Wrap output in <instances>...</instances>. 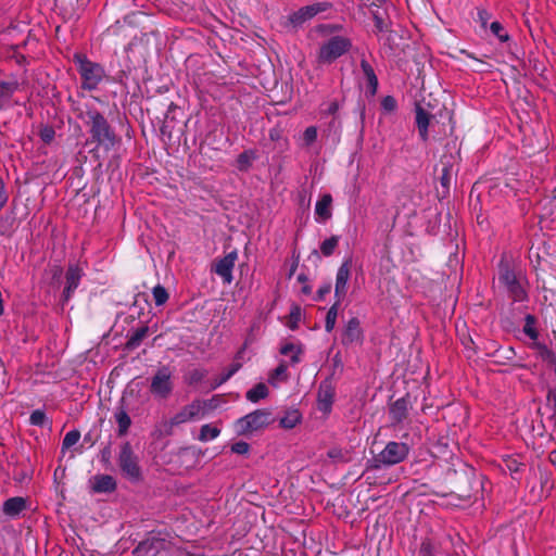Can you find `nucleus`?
Listing matches in <instances>:
<instances>
[{
	"label": "nucleus",
	"instance_id": "nucleus-20",
	"mask_svg": "<svg viewBox=\"0 0 556 556\" xmlns=\"http://www.w3.org/2000/svg\"><path fill=\"white\" fill-rule=\"evenodd\" d=\"M361 68H362L363 74L367 80V85L370 90V93L375 94L377 91V88H378V78L375 74L374 68L366 60L361 61Z\"/></svg>",
	"mask_w": 556,
	"mask_h": 556
},
{
	"label": "nucleus",
	"instance_id": "nucleus-14",
	"mask_svg": "<svg viewBox=\"0 0 556 556\" xmlns=\"http://www.w3.org/2000/svg\"><path fill=\"white\" fill-rule=\"evenodd\" d=\"M66 286L63 291L64 300L67 301L79 285L81 269L76 265H71L66 271Z\"/></svg>",
	"mask_w": 556,
	"mask_h": 556
},
{
	"label": "nucleus",
	"instance_id": "nucleus-15",
	"mask_svg": "<svg viewBox=\"0 0 556 556\" xmlns=\"http://www.w3.org/2000/svg\"><path fill=\"white\" fill-rule=\"evenodd\" d=\"M324 9L321 8L320 4L307 5L301 8L298 12L293 13L290 17V21L294 25H299L314 17L317 13L321 12Z\"/></svg>",
	"mask_w": 556,
	"mask_h": 556
},
{
	"label": "nucleus",
	"instance_id": "nucleus-42",
	"mask_svg": "<svg viewBox=\"0 0 556 556\" xmlns=\"http://www.w3.org/2000/svg\"><path fill=\"white\" fill-rule=\"evenodd\" d=\"M54 130L51 127H45L40 130V138L43 142L50 143L54 139Z\"/></svg>",
	"mask_w": 556,
	"mask_h": 556
},
{
	"label": "nucleus",
	"instance_id": "nucleus-32",
	"mask_svg": "<svg viewBox=\"0 0 556 556\" xmlns=\"http://www.w3.org/2000/svg\"><path fill=\"white\" fill-rule=\"evenodd\" d=\"M328 457L337 463H346L350 460L348 452L339 447H333L328 451Z\"/></svg>",
	"mask_w": 556,
	"mask_h": 556
},
{
	"label": "nucleus",
	"instance_id": "nucleus-38",
	"mask_svg": "<svg viewBox=\"0 0 556 556\" xmlns=\"http://www.w3.org/2000/svg\"><path fill=\"white\" fill-rule=\"evenodd\" d=\"M147 333H148V328L147 327L139 328L132 334V337L130 338L128 344L131 345V346L138 345L140 343V341L146 338Z\"/></svg>",
	"mask_w": 556,
	"mask_h": 556
},
{
	"label": "nucleus",
	"instance_id": "nucleus-35",
	"mask_svg": "<svg viewBox=\"0 0 556 556\" xmlns=\"http://www.w3.org/2000/svg\"><path fill=\"white\" fill-rule=\"evenodd\" d=\"M340 109V104L337 100H332L323 104L320 114L323 116L334 115Z\"/></svg>",
	"mask_w": 556,
	"mask_h": 556
},
{
	"label": "nucleus",
	"instance_id": "nucleus-1",
	"mask_svg": "<svg viewBox=\"0 0 556 556\" xmlns=\"http://www.w3.org/2000/svg\"><path fill=\"white\" fill-rule=\"evenodd\" d=\"M85 124L89 127L92 140L104 149H111L116 138L105 117L94 109H88L83 115Z\"/></svg>",
	"mask_w": 556,
	"mask_h": 556
},
{
	"label": "nucleus",
	"instance_id": "nucleus-10",
	"mask_svg": "<svg viewBox=\"0 0 556 556\" xmlns=\"http://www.w3.org/2000/svg\"><path fill=\"white\" fill-rule=\"evenodd\" d=\"M352 260L346 258L338 268L336 276L334 295L341 302L348 293V282L351 276Z\"/></svg>",
	"mask_w": 556,
	"mask_h": 556
},
{
	"label": "nucleus",
	"instance_id": "nucleus-49",
	"mask_svg": "<svg viewBox=\"0 0 556 556\" xmlns=\"http://www.w3.org/2000/svg\"><path fill=\"white\" fill-rule=\"evenodd\" d=\"M1 88L3 89V94L5 97H9L12 93V91H13V88H12V86L10 84H2Z\"/></svg>",
	"mask_w": 556,
	"mask_h": 556
},
{
	"label": "nucleus",
	"instance_id": "nucleus-9",
	"mask_svg": "<svg viewBox=\"0 0 556 556\" xmlns=\"http://www.w3.org/2000/svg\"><path fill=\"white\" fill-rule=\"evenodd\" d=\"M269 413L255 410L238 420V427L242 432H253L265 428L269 424Z\"/></svg>",
	"mask_w": 556,
	"mask_h": 556
},
{
	"label": "nucleus",
	"instance_id": "nucleus-26",
	"mask_svg": "<svg viewBox=\"0 0 556 556\" xmlns=\"http://www.w3.org/2000/svg\"><path fill=\"white\" fill-rule=\"evenodd\" d=\"M339 236H331L330 238L324 240L320 244L321 254L326 257L332 255L339 244Z\"/></svg>",
	"mask_w": 556,
	"mask_h": 556
},
{
	"label": "nucleus",
	"instance_id": "nucleus-6",
	"mask_svg": "<svg viewBox=\"0 0 556 556\" xmlns=\"http://www.w3.org/2000/svg\"><path fill=\"white\" fill-rule=\"evenodd\" d=\"M498 279L514 301L522 302L527 299V291L521 274H516L507 265H502Z\"/></svg>",
	"mask_w": 556,
	"mask_h": 556
},
{
	"label": "nucleus",
	"instance_id": "nucleus-45",
	"mask_svg": "<svg viewBox=\"0 0 556 556\" xmlns=\"http://www.w3.org/2000/svg\"><path fill=\"white\" fill-rule=\"evenodd\" d=\"M239 168L245 169L250 166V156L247 153H242L238 157Z\"/></svg>",
	"mask_w": 556,
	"mask_h": 556
},
{
	"label": "nucleus",
	"instance_id": "nucleus-47",
	"mask_svg": "<svg viewBox=\"0 0 556 556\" xmlns=\"http://www.w3.org/2000/svg\"><path fill=\"white\" fill-rule=\"evenodd\" d=\"M203 378V374L199 370H193L190 372L189 375V378H188V382L190 384H193V383H198L199 381H201Z\"/></svg>",
	"mask_w": 556,
	"mask_h": 556
},
{
	"label": "nucleus",
	"instance_id": "nucleus-19",
	"mask_svg": "<svg viewBox=\"0 0 556 556\" xmlns=\"http://www.w3.org/2000/svg\"><path fill=\"white\" fill-rule=\"evenodd\" d=\"M430 124V114L422 108L416 109V125L419 132V137L422 141L428 140V127Z\"/></svg>",
	"mask_w": 556,
	"mask_h": 556
},
{
	"label": "nucleus",
	"instance_id": "nucleus-40",
	"mask_svg": "<svg viewBox=\"0 0 556 556\" xmlns=\"http://www.w3.org/2000/svg\"><path fill=\"white\" fill-rule=\"evenodd\" d=\"M250 445L247 442L239 441L232 444L231 451L236 454L244 455L249 452Z\"/></svg>",
	"mask_w": 556,
	"mask_h": 556
},
{
	"label": "nucleus",
	"instance_id": "nucleus-2",
	"mask_svg": "<svg viewBox=\"0 0 556 556\" xmlns=\"http://www.w3.org/2000/svg\"><path fill=\"white\" fill-rule=\"evenodd\" d=\"M352 48V41L344 36H332L323 41L316 54L319 65H329L344 55Z\"/></svg>",
	"mask_w": 556,
	"mask_h": 556
},
{
	"label": "nucleus",
	"instance_id": "nucleus-8",
	"mask_svg": "<svg viewBox=\"0 0 556 556\" xmlns=\"http://www.w3.org/2000/svg\"><path fill=\"white\" fill-rule=\"evenodd\" d=\"M118 464L123 473L130 480L137 481L140 479V468L138 460L131 451L129 443H125L119 452Z\"/></svg>",
	"mask_w": 556,
	"mask_h": 556
},
{
	"label": "nucleus",
	"instance_id": "nucleus-23",
	"mask_svg": "<svg viewBox=\"0 0 556 556\" xmlns=\"http://www.w3.org/2000/svg\"><path fill=\"white\" fill-rule=\"evenodd\" d=\"M301 420V414L298 409L286 412L285 416L280 418L279 425L285 429L294 428Z\"/></svg>",
	"mask_w": 556,
	"mask_h": 556
},
{
	"label": "nucleus",
	"instance_id": "nucleus-24",
	"mask_svg": "<svg viewBox=\"0 0 556 556\" xmlns=\"http://www.w3.org/2000/svg\"><path fill=\"white\" fill-rule=\"evenodd\" d=\"M268 395V388L265 383H257L247 392V399L253 403L265 399Z\"/></svg>",
	"mask_w": 556,
	"mask_h": 556
},
{
	"label": "nucleus",
	"instance_id": "nucleus-18",
	"mask_svg": "<svg viewBox=\"0 0 556 556\" xmlns=\"http://www.w3.org/2000/svg\"><path fill=\"white\" fill-rule=\"evenodd\" d=\"M26 508V500L20 496L11 497L3 503V513L9 517H16Z\"/></svg>",
	"mask_w": 556,
	"mask_h": 556
},
{
	"label": "nucleus",
	"instance_id": "nucleus-17",
	"mask_svg": "<svg viewBox=\"0 0 556 556\" xmlns=\"http://www.w3.org/2000/svg\"><path fill=\"white\" fill-rule=\"evenodd\" d=\"M408 414V401L404 397L396 400L390 407V417L394 422L403 421Z\"/></svg>",
	"mask_w": 556,
	"mask_h": 556
},
{
	"label": "nucleus",
	"instance_id": "nucleus-41",
	"mask_svg": "<svg viewBox=\"0 0 556 556\" xmlns=\"http://www.w3.org/2000/svg\"><path fill=\"white\" fill-rule=\"evenodd\" d=\"M300 317H301L300 307H298V306L293 307L292 311L290 312V324H289V327L291 329H295L296 328L298 323L300 320Z\"/></svg>",
	"mask_w": 556,
	"mask_h": 556
},
{
	"label": "nucleus",
	"instance_id": "nucleus-30",
	"mask_svg": "<svg viewBox=\"0 0 556 556\" xmlns=\"http://www.w3.org/2000/svg\"><path fill=\"white\" fill-rule=\"evenodd\" d=\"M287 378V365L285 363H280L277 366V368L270 374L269 382L274 386H277L279 382L286 381Z\"/></svg>",
	"mask_w": 556,
	"mask_h": 556
},
{
	"label": "nucleus",
	"instance_id": "nucleus-48",
	"mask_svg": "<svg viewBox=\"0 0 556 556\" xmlns=\"http://www.w3.org/2000/svg\"><path fill=\"white\" fill-rule=\"evenodd\" d=\"M239 367L240 366L238 364H233L227 374L223 377L222 382L228 380L235 372L238 371Z\"/></svg>",
	"mask_w": 556,
	"mask_h": 556
},
{
	"label": "nucleus",
	"instance_id": "nucleus-4",
	"mask_svg": "<svg viewBox=\"0 0 556 556\" xmlns=\"http://www.w3.org/2000/svg\"><path fill=\"white\" fill-rule=\"evenodd\" d=\"M74 62L77 65V70L83 78L84 88L89 90L97 88L103 78V68L99 64L89 61L83 54H75Z\"/></svg>",
	"mask_w": 556,
	"mask_h": 556
},
{
	"label": "nucleus",
	"instance_id": "nucleus-5",
	"mask_svg": "<svg viewBox=\"0 0 556 556\" xmlns=\"http://www.w3.org/2000/svg\"><path fill=\"white\" fill-rule=\"evenodd\" d=\"M409 453V446L404 442H389L375 457V467H389L402 463Z\"/></svg>",
	"mask_w": 556,
	"mask_h": 556
},
{
	"label": "nucleus",
	"instance_id": "nucleus-43",
	"mask_svg": "<svg viewBox=\"0 0 556 556\" xmlns=\"http://www.w3.org/2000/svg\"><path fill=\"white\" fill-rule=\"evenodd\" d=\"M441 185L445 188H448L451 182V172L447 167L442 169V175L440 177Z\"/></svg>",
	"mask_w": 556,
	"mask_h": 556
},
{
	"label": "nucleus",
	"instance_id": "nucleus-13",
	"mask_svg": "<svg viewBox=\"0 0 556 556\" xmlns=\"http://www.w3.org/2000/svg\"><path fill=\"white\" fill-rule=\"evenodd\" d=\"M334 392L329 384H321L317 393V408L324 414H329L333 404Z\"/></svg>",
	"mask_w": 556,
	"mask_h": 556
},
{
	"label": "nucleus",
	"instance_id": "nucleus-33",
	"mask_svg": "<svg viewBox=\"0 0 556 556\" xmlns=\"http://www.w3.org/2000/svg\"><path fill=\"white\" fill-rule=\"evenodd\" d=\"M535 319L533 316L528 315L523 326V332L532 340L538 338V331L534 328Z\"/></svg>",
	"mask_w": 556,
	"mask_h": 556
},
{
	"label": "nucleus",
	"instance_id": "nucleus-11",
	"mask_svg": "<svg viewBox=\"0 0 556 556\" xmlns=\"http://www.w3.org/2000/svg\"><path fill=\"white\" fill-rule=\"evenodd\" d=\"M237 257V252L232 251L215 263L214 271L225 283L229 285L232 281V269Z\"/></svg>",
	"mask_w": 556,
	"mask_h": 556
},
{
	"label": "nucleus",
	"instance_id": "nucleus-16",
	"mask_svg": "<svg viewBox=\"0 0 556 556\" xmlns=\"http://www.w3.org/2000/svg\"><path fill=\"white\" fill-rule=\"evenodd\" d=\"M332 197L324 194L316 203L315 214L318 222H325L331 217Z\"/></svg>",
	"mask_w": 556,
	"mask_h": 556
},
{
	"label": "nucleus",
	"instance_id": "nucleus-29",
	"mask_svg": "<svg viewBox=\"0 0 556 556\" xmlns=\"http://www.w3.org/2000/svg\"><path fill=\"white\" fill-rule=\"evenodd\" d=\"M339 304L340 302H338L337 300L336 303L327 312L325 323V328L327 332H331L336 326Z\"/></svg>",
	"mask_w": 556,
	"mask_h": 556
},
{
	"label": "nucleus",
	"instance_id": "nucleus-25",
	"mask_svg": "<svg viewBox=\"0 0 556 556\" xmlns=\"http://www.w3.org/2000/svg\"><path fill=\"white\" fill-rule=\"evenodd\" d=\"M115 420L118 426L119 435L126 434L131 425V420L127 412L125 409L117 410L115 413Z\"/></svg>",
	"mask_w": 556,
	"mask_h": 556
},
{
	"label": "nucleus",
	"instance_id": "nucleus-46",
	"mask_svg": "<svg viewBox=\"0 0 556 556\" xmlns=\"http://www.w3.org/2000/svg\"><path fill=\"white\" fill-rule=\"evenodd\" d=\"M382 106H383L386 110H388V111H392V110H394V109H395V106H396V102H395L394 98H392V97L388 96V97H386V98L383 99V101H382Z\"/></svg>",
	"mask_w": 556,
	"mask_h": 556
},
{
	"label": "nucleus",
	"instance_id": "nucleus-7",
	"mask_svg": "<svg viewBox=\"0 0 556 556\" xmlns=\"http://www.w3.org/2000/svg\"><path fill=\"white\" fill-rule=\"evenodd\" d=\"M173 390V372L164 366L152 376L150 392L157 400H166L172 395Z\"/></svg>",
	"mask_w": 556,
	"mask_h": 556
},
{
	"label": "nucleus",
	"instance_id": "nucleus-51",
	"mask_svg": "<svg viewBox=\"0 0 556 556\" xmlns=\"http://www.w3.org/2000/svg\"><path fill=\"white\" fill-rule=\"evenodd\" d=\"M329 291H330V286H327L325 289L320 290L321 293H327Z\"/></svg>",
	"mask_w": 556,
	"mask_h": 556
},
{
	"label": "nucleus",
	"instance_id": "nucleus-12",
	"mask_svg": "<svg viewBox=\"0 0 556 556\" xmlns=\"http://www.w3.org/2000/svg\"><path fill=\"white\" fill-rule=\"evenodd\" d=\"M363 341V331L361 323L357 318H351L344 327L342 333V343L350 345L354 343H361Z\"/></svg>",
	"mask_w": 556,
	"mask_h": 556
},
{
	"label": "nucleus",
	"instance_id": "nucleus-31",
	"mask_svg": "<svg viewBox=\"0 0 556 556\" xmlns=\"http://www.w3.org/2000/svg\"><path fill=\"white\" fill-rule=\"evenodd\" d=\"M152 295L157 306L165 304L168 300V292L161 285H157L153 288Z\"/></svg>",
	"mask_w": 556,
	"mask_h": 556
},
{
	"label": "nucleus",
	"instance_id": "nucleus-28",
	"mask_svg": "<svg viewBox=\"0 0 556 556\" xmlns=\"http://www.w3.org/2000/svg\"><path fill=\"white\" fill-rule=\"evenodd\" d=\"M219 433L220 430L217 427L206 424L200 429L199 440L202 442L214 440L219 435Z\"/></svg>",
	"mask_w": 556,
	"mask_h": 556
},
{
	"label": "nucleus",
	"instance_id": "nucleus-36",
	"mask_svg": "<svg viewBox=\"0 0 556 556\" xmlns=\"http://www.w3.org/2000/svg\"><path fill=\"white\" fill-rule=\"evenodd\" d=\"M490 29L494 36H496L501 41H507L508 35L504 31V27L498 22H493L490 25Z\"/></svg>",
	"mask_w": 556,
	"mask_h": 556
},
{
	"label": "nucleus",
	"instance_id": "nucleus-50",
	"mask_svg": "<svg viewBox=\"0 0 556 556\" xmlns=\"http://www.w3.org/2000/svg\"><path fill=\"white\" fill-rule=\"evenodd\" d=\"M508 468L511 470V471H518L519 470V465L517 464V462H511L510 464L507 465Z\"/></svg>",
	"mask_w": 556,
	"mask_h": 556
},
{
	"label": "nucleus",
	"instance_id": "nucleus-44",
	"mask_svg": "<svg viewBox=\"0 0 556 556\" xmlns=\"http://www.w3.org/2000/svg\"><path fill=\"white\" fill-rule=\"evenodd\" d=\"M490 20V14L486 10H479L478 11V22L481 24L482 27H485L488 22Z\"/></svg>",
	"mask_w": 556,
	"mask_h": 556
},
{
	"label": "nucleus",
	"instance_id": "nucleus-22",
	"mask_svg": "<svg viewBox=\"0 0 556 556\" xmlns=\"http://www.w3.org/2000/svg\"><path fill=\"white\" fill-rule=\"evenodd\" d=\"M374 21H375V31L377 35H381L379 38L383 39L386 37V40L390 39L391 34H388V24L383 20L382 15L380 14L379 10H376L372 12Z\"/></svg>",
	"mask_w": 556,
	"mask_h": 556
},
{
	"label": "nucleus",
	"instance_id": "nucleus-34",
	"mask_svg": "<svg viewBox=\"0 0 556 556\" xmlns=\"http://www.w3.org/2000/svg\"><path fill=\"white\" fill-rule=\"evenodd\" d=\"M80 439V433L77 430L70 431L65 434L62 448H70L75 445Z\"/></svg>",
	"mask_w": 556,
	"mask_h": 556
},
{
	"label": "nucleus",
	"instance_id": "nucleus-39",
	"mask_svg": "<svg viewBox=\"0 0 556 556\" xmlns=\"http://www.w3.org/2000/svg\"><path fill=\"white\" fill-rule=\"evenodd\" d=\"M29 421L31 425L34 426H43L45 425V421H46V415L42 410H34L31 414H30V417H29Z\"/></svg>",
	"mask_w": 556,
	"mask_h": 556
},
{
	"label": "nucleus",
	"instance_id": "nucleus-21",
	"mask_svg": "<svg viewBox=\"0 0 556 556\" xmlns=\"http://www.w3.org/2000/svg\"><path fill=\"white\" fill-rule=\"evenodd\" d=\"M115 480L108 475L96 476L93 481V490L96 492H111L115 490Z\"/></svg>",
	"mask_w": 556,
	"mask_h": 556
},
{
	"label": "nucleus",
	"instance_id": "nucleus-3",
	"mask_svg": "<svg viewBox=\"0 0 556 556\" xmlns=\"http://www.w3.org/2000/svg\"><path fill=\"white\" fill-rule=\"evenodd\" d=\"M204 417V403L197 400L181 407L173 417L163 422V427L167 433L182 424L199 420Z\"/></svg>",
	"mask_w": 556,
	"mask_h": 556
},
{
	"label": "nucleus",
	"instance_id": "nucleus-27",
	"mask_svg": "<svg viewBox=\"0 0 556 556\" xmlns=\"http://www.w3.org/2000/svg\"><path fill=\"white\" fill-rule=\"evenodd\" d=\"M280 353L282 355L289 356L293 364L300 362L301 349L293 343L283 344L280 349Z\"/></svg>",
	"mask_w": 556,
	"mask_h": 556
},
{
	"label": "nucleus",
	"instance_id": "nucleus-37",
	"mask_svg": "<svg viewBox=\"0 0 556 556\" xmlns=\"http://www.w3.org/2000/svg\"><path fill=\"white\" fill-rule=\"evenodd\" d=\"M317 139V128L315 126L307 127L303 132V141L306 147L311 146Z\"/></svg>",
	"mask_w": 556,
	"mask_h": 556
}]
</instances>
